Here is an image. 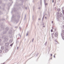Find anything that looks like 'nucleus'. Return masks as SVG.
I'll return each instance as SVG.
<instances>
[{
  "label": "nucleus",
  "instance_id": "nucleus-1",
  "mask_svg": "<svg viewBox=\"0 0 64 64\" xmlns=\"http://www.w3.org/2000/svg\"><path fill=\"white\" fill-rule=\"evenodd\" d=\"M2 38L4 39V42H7L8 40V38L6 36H3L2 37Z\"/></svg>",
  "mask_w": 64,
  "mask_h": 64
},
{
  "label": "nucleus",
  "instance_id": "nucleus-2",
  "mask_svg": "<svg viewBox=\"0 0 64 64\" xmlns=\"http://www.w3.org/2000/svg\"><path fill=\"white\" fill-rule=\"evenodd\" d=\"M58 32H56L54 34V36H56V37L58 36Z\"/></svg>",
  "mask_w": 64,
  "mask_h": 64
},
{
  "label": "nucleus",
  "instance_id": "nucleus-3",
  "mask_svg": "<svg viewBox=\"0 0 64 64\" xmlns=\"http://www.w3.org/2000/svg\"><path fill=\"white\" fill-rule=\"evenodd\" d=\"M14 19H15V18L14 19V22H16V23H18V20H14Z\"/></svg>",
  "mask_w": 64,
  "mask_h": 64
},
{
  "label": "nucleus",
  "instance_id": "nucleus-4",
  "mask_svg": "<svg viewBox=\"0 0 64 64\" xmlns=\"http://www.w3.org/2000/svg\"><path fill=\"white\" fill-rule=\"evenodd\" d=\"M8 51H9L8 49H6L5 50V53H7V52H8Z\"/></svg>",
  "mask_w": 64,
  "mask_h": 64
},
{
  "label": "nucleus",
  "instance_id": "nucleus-5",
  "mask_svg": "<svg viewBox=\"0 0 64 64\" xmlns=\"http://www.w3.org/2000/svg\"><path fill=\"white\" fill-rule=\"evenodd\" d=\"M46 1V0H44V3L45 4V6H46V5H47V3H45V1Z\"/></svg>",
  "mask_w": 64,
  "mask_h": 64
},
{
  "label": "nucleus",
  "instance_id": "nucleus-6",
  "mask_svg": "<svg viewBox=\"0 0 64 64\" xmlns=\"http://www.w3.org/2000/svg\"><path fill=\"white\" fill-rule=\"evenodd\" d=\"M8 45H9V43L8 42H7L5 46H8Z\"/></svg>",
  "mask_w": 64,
  "mask_h": 64
},
{
  "label": "nucleus",
  "instance_id": "nucleus-7",
  "mask_svg": "<svg viewBox=\"0 0 64 64\" xmlns=\"http://www.w3.org/2000/svg\"><path fill=\"white\" fill-rule=\"evenodd\" d=\"M4 47L3 46H2L1 47V50H4Z\"/></svg>",
  "mask_w": 64,
  "mask_h": 64
},
{
  "label": "nucleus",
  "instance_id": "nucleus-8",
  "mask_svg": "<svg viewBox=\"0 0 64 64\" xmlns=\"http://www.w3.org/2000/svg\"><path fill=\"white\" fill-rule=\"evenodd\" d=\"M61 36L62 37V38L63 40H64V36H62V34H61Z\"/></svg>",
  "mask_w": 64,
  "mask_h": 64
},
{
  "label": "nucleus",
  "instance_id": "nucleus-9",
  "mask_svg": "<svg viewBox=\"0 0 64 64\" xmlns=\"http://www.w3.org/2000/svg\"><path fill=\"white\" fill-rule=\"evenodd\" d=\"M5 30L6 31H8V27H6V28H5Z\"/></svg>",
  "mask_w": 64,
  "mask_h": 64
},
{
  "label": "nucleus",
  "instance_id": "nucleus-10",
  "mask_svg": "<svg viewBox=\"0 0 64 64\" xmlns=\"http://www.w3.org/2000/svg\"><path fill=\"white\" fill-rule=\"evenodd\" d=\"M9 42L10 43H12V41L11 40H10L9 41Z\"/></svg>",
  "mask_w": 64,
  "mask_h": 64
},
{
  "label": "nucleus",
  "instance_id": "nucleus-11",
  "mask_svg": "<svg viewBox=\"0 0 64 64\" xmlns=\"http://www.w3.org/2000/svg\"><path fill=\"white\" fill-rule=\"evenodd\" d=\"M12 33V30H11L10 32H9V33L10 34V33Z\"/></svg>",
  "mask_w": 64,
  "mask_h": 64
},
{
  "label": "nucleus",
  "instance_id": "nucleus-12",
  "mask_svg": "<svg viewBox=\"0 0 64 64\" xmlns=\"http://www.w3.org/2000/svg\"><path fill=\"white\" fill-rule=\"evenodd\" d=\"M47 42H46L45 44V45L46 46V45H47Z\"/></svg>",
  "mask_w": 64,
  "mask_h": 64
},
{
  "label": "nucleus",
  "instance_id": "nucleus-13",
  "mask_svg": "<svg viewBox=\"0 0 64 64\" xmlns=\"http://www.w3.org/2000/svg\"><path fill=\"white\" fill-rule=\"evenodd\" d=\"M8 7H9V6H10V3H9L8 4Z\"/></svg>",
  "mask_w": 64,
  "mask_h": 64
},
{
  "label": "nucleus",
  "instance_id": "nucleus-14",
  "mask_svg": "<svg viewBox=\"0 0 64 64\" xmlns=\"http://www.w3.org/2000/svg\"><path fill=\"white\" fill-rule=\"evenodd\" d=\"M3 33L4 34H5V33H6V32H4V31H3Z\"/></svg>",
  "mask_w": 64,
  "mask_h": 64
},
{
  "label": "nucleus",
  "instance_id": "nucleus-15",
  "mask_svg": "<svg viewBox=\"0 0 64 64\" xmlns=\"http://www.w3.org/2000/svg\"><path fill=\"white\" fill-rule=\"evenodd\" d=\"M62 12L63 14L64 15V10H62Z\"/></svg>",
  "mask_w": 64,
  "mask_h": 64
},
{
  "label": "nucleus",
  "instance_id": "nucleus-16",
  "mask_svg": "<svg viewBox=\"0 0 64 64\" xmlns=\"http://www.w3.org/2000/svg\"><path fill=\"white\" fill-rule=\"evenodd\" d=\"M2 6H5V4H2Z\"/></svg>",
  "mask_w": 64,
  "mask_h": 64
},
{
  "label": "nucleus",
  "instance_id": "nucleus-17",
  "mask_svg": "<svg viewBox=\"0 0 64 64\" xmlns=\"http://www.w3.org/2000/svg\"><path fill=\"white\" fill-rule=\"evenodd\" d=\"M13 44H12L10 45V46H12L13 45Z\"/></svg>",
  "mask_w": 64,
  "mask_h": 64
},
{
  "label": "nucleus",
  "instance_id": "nucleus-18",
  "mask_svg": "<svg viewBox=\"0 0 64 64\" xmlns=\"http://www.w3.org/2000/svg\"><path fill=\"white\" fill-rule=\"evenodd\" d=\"M19 42V41L18 40H16V43L18 44Z\"/></svg>",
  "mask_w": 64,
  "mask_h": 64
},
{
  "label": "nucleus",
  "instance_id": "nucleus-19",
  "mask_svg": "<svg viewBox=\"0 0 64 64\" xmlns=\"http://www.w3.org/2000/svg\"><path fill=\"white\" fill-rule=\"evenodd\" d=\"M58 44V42H57V41H56L55 42V44Z\"/></svg>",
  "mask_w": 64,
  "mask_h": 64
},
{
  "label": "nucleus",
  "instance_id": "nucleus-20",
  "mask_svg": "<svg viewBox=\"0 0 64 64\" xmlns=\"http://www.w3.org/2000/svg\"><path fill=\"white\" fill-rule=\"evenodd\" d=\"M28 32H27L26 34V36H28Z\"/></svg>",
  "mask_w": 64,
  "mask_h": 64
},
{
  "label": "nucleus",
  "instance_id": "nucleus-21",
  "mask_svg": "<svg viewBox=\"0 0 64 64\" xmlns=\"http://www.w3.org/2000/svg\"><path fill=\"white\" fill-rule=\"evenodd\" d=\"M58 11H60V9H58Z\"/></svg>",
  "mask_w": 64,
  "mask_h": 64
},
{
  "label": "nucleus",
  "instance_id": "nucleus-22",
  "mask_svg": "<svg viewBox=\"0 0 64 64\" xmlns=\"http://www.w3.org/2000/svg\"><path fill=\"white\" fill-rule=\"evenodd\" d=\"M2 52V50H0V53H1V52Z\"/></svg>",
  "mask_w": 64,
  "mask_h": 64
},
{
  "label": "nucleus",
  "instance_id": "nucleus-23",
  "mask_svg": "<svg viewBox=\"0 0 64 64\" xmlns=\"http://www.w3.org/2000/svg\"><path fill=\"white\" fill-rule=\"evenodd\" d=\"M62 33H64V30L62 31Z\"/></svg>",
  "mask_w": 64,
  "mask_h": 64
},
{
  "label": "nucleus",
  "instance_id": "nucleus-24",
  "mask_svg": "<svg viewBox=\"0 0 64 64\" xmlns=\"http://www.w3.org/2000/svg\"><path fill=\"white\" fill-rule=\"evenodd\" d=\"M40 4L41 5V4H42V2H41V0H40Z\"/></svg>",
  "mask_w": 64,
  "mask_h": 64
},
{
  "label": "nucleus",
  "instance_id": "nucleus-25",
  "mask_svg": "<svg viewBox=\"0 0 64 64\" xmlns=\"http://www.w3.org/2000/svg\"><path fill=\"white\" fill-rule=\"evenodd\" d=\"M44 17H45V14H44L42 18H44Z\"/></svg>",
  "mask_w": 64,
  "mask_h": 64
},
{
  "label": "nucleus",
  "instance_id": "nucleus-26",
  "mask_svg": "<svg viewBox=\"0 0 64 64\" xmlns=\"http://www.w3.org/2000/svg\"><path fill=\"white\" fill-rule=\"evenodd\" d=\"M18 28V26H16L15 27V28Z\"/></svg>",
  "mask_w": 64,
  "mask_h": 64
},
{
  "label": "nucleus",
  "instance_id": "nucleus-27",
  "mask_svg": "<svg viewBox=\"0 0 64 64\" xmlns=\"http://www.w3.org/2000/svg\"><path fill=\"white\" fill-rule=\"evenodd\" d=\"M51 32H53V30H51Z\"/></svg>",
  "mask_w": 64,
  "mask_h": 64
},
{
  "label": "nucleus",
  "instance_id": "nucleus-28",
  "mask_svg": "<svg viewBox=\"0 0 64 64\" xmlns=\"http://www.w3.org/2000/svg\"><path fill=\"white\" fill-rule=\"evenodd\" d=\"M2 3V2L0 1V4H1Z\"/></svg>",
  "mask_w": 64,
  "mask_h": 64
},
{
  "label": "nucleus",
  "instance_id": "nucleus-29",
  "mask_svg": "<svg viewBox=\"0 0 64 64\" xmlns=\"http://www.w3.org/2000/svg\"><path fill=\"white\" fill-rule=\"evenodd\" d=\"M52 30H53V29H54L53 27H52Z\"/></svg>",
  "mask_w": 64,
  "mask_h": 64
},
{
  "label": "nucleus",
  "instance_id": "nucleus-30",
  "mask_svg": "<svg viewBox=\"0 0 64 64\" xmlns=\"http://www.w3.org/2000/svg\"><path fill=\"white\" fill-rule=\"evenodd\" d=\"M50 55L51 56V57H52V54H50Z\"/></svg>",
  "mask_w": 64,
  "mask_h": 64
},
{
  "label": "nucleus",
  "instance_id": "nucleus-31",
  "mask_svg": "<svg viewBox=\"0 0 64 64\" xmlns=\"http://www.w3.org/2000/svg\"><path fill=\"white\" fill-rule=\"evenodd\" d=\"M52 3H54V0H52Z\"/></svg>",
  "mask_w": 64,
  "mask_h": 64
},
{
  "label": "nucleus",
  "instance_id": "nucleus-32",
  "mask_svg": "<svg viewBox=\"0 0 64 64\" xmlns=\"http://www.w3.org/2000/svg\"><path fill=\"white\" fill-rule=\"evenodd\" d=\"M18 46L17 47V50H18Z\"/></svg>",
  "mask_w": 64,
  "mask_h": 64
},
{
  "label": "nucleus",
  "instance_id": "nucleus-33",
  "mask_svg": "<svg viewBox=\"0 0 64 64\" xmlns=\"http://www.w3.org/2000/svg\"><path fill=\"white\" fill-rule=\"evenodd\" d=\"M52 38L53 39V36H52Z\"/></svg>",
  "mask_w": 64,
  "mask_h": 64
},
{
  "label": "nucleus",
  "instance_id": "nucleus-34",
  "mask_svg": "<svg viewBox=\"0 0 64 64\" xmlns=\"http://www.w3.org/2000/svg\"><path fill=\"white\" fill-rule=\"evenodd\" d=\"M43 19H44V18H42V21H43Z\"/></svg>",
  "mask_w": 64,
  "mask_h": 64
},
{
  "label": "nucleus",
  "instance_id": "nucleus-35",
  "mask_svg": "<svg viewBox=\"0 0 64 64\" xmlns=\"http://www.w3.org/2000/svg\"><path fill=\"white\" fill-rule=\"evenodd\" d=\"M52 24L53 23V21H52Z\"/></svg>",
  "mask_w": 64,
  "mask_h": 64
},
{
  "label": "nucleus",
  "instance_id": "nucleus-36",
  "mask_svg": "<svg viewBox=\"0 0 64 64\" xmlns=\"http://www.w3.org/2000/svg\"><path fill=\"white\" fill-rule=\"evenodd\" d=\"M25 18H26V14H25Z\"/></svg>",
  "mask_w": 64,
  "mask_h": 64
},
{
  "label": "nucleus",
  "instance_id": "nucleus-37",
  "mask_svg": "<svg viewBox=\"0 0 64 64\" xmlns=\"http://www.w3.org/2000/svg\"><path fill=\"white\" fill-rule=\"evenodd\" d=\"M32 41H33V40H34V38H32Z\"/></svg>",
  "mask_w": 64,
  "mask_h": 64
},
{
  "label": "nucleus",
  "instance_id": "nucleus-38",
  "mask_svg": "<svg viewBox=\"0 0 64 64\" xmlns=\"http://www.w3.org/2000/svg\"><path fill=\"white\" fill-rule=\"evenodd\" d=\"M54 58H55V56L54 55Z\"/></svg>",
  "mask_w": 64,
  "mask_h": 64
},
{
  "label": "nucleus",
  "instance_id": "nucleus-39",
  "mask_svg": "<svg viewBox=\"0 0 64 64\" xmlns=\"http://www.w3.org/2000/svg\"><path fill=\"white\" fill-rule=\"evenodd\" d=\"M44 23H43V24H42V25H44Z\"/></svg>",
  "mask_w": 64,
  "mask_h": 64
},
{
  "label": "nucleus",
  "instance_id": "nucleus-40",
  "mask_svg": "<svg viewBox=\"0 0 64 64\" xmlns=\"http://www.w3.org/2000/svg\"><path fill=\"white\" fill-rule=\"evenodd\" d=\"M1 42V40L0 39V42Z\"/></svg>",
  "mask_w": 64,
  "mask_h": 64
},
{
  "label": "nucleus",
  "instance_id": "nucleus-41",
  "mask_svg": "<svg viewBox=\"0 0 64 64\" xmlns=\"http://www.w3.org/2000/svg\"><path fill=\"white\" fill-rule=\"evenodd\" d=\"M40 20V18H38V20Z\"/></svg>",
  "mask_w": 64,
  "mask_h": 64
},
{
  "label": "nucleus",
  "instance_id": "nucleus-42",
  "mask_svg": "<svg viewBox=\"0 0 64 64\" xmlns=\"http://www.w3.org/2000/svg\"><path fill=\"white\" fill-rule=\"evenodd\" d=\"M38 9H40V7H39L38 8Z\"/></svg>",
  "mask_w": 64,
  "mask_h": 64
},
{
  "label": "nucleus",
  "instance_id": "nucleus-43",
  "mask_svg": "<svg viewBox=\"0 0 64 64\" xmlns=\"http://www.w3.org/2000/svg\"><path fill=\"white\" fill-rule=\"evenodd\" d=\"M45 19H46V17H45Z\"/></svg>",
  "mask_w": 64,
  "mask_h": 64
},
{
  "label": "nucleus",
  "instance_id": "nucleus-44",
  "mask_svg": "<svg viewBox=\"0 0 64 64\" xmlns=\"http://www.w3.org/2000/svg\"><path fill=\"white\" fill-rule=\"evenodd\" d=\"M1 7L0 6V9H1Z\"/></svg>",
  "mask_w": 64,
  "mask_h": 64
},
{
  "label": "nucleus",
  "instance_id": "nucleus-45",
  "mask_svg": "<svg viewBox=\"0 0 64 64\" xmlns=\"http://www.w3.org/2000/svg\"><path fill=\"white\" fill-rule=\"evenodd\" d=\"M57 13L58 14H59V12H57Z\"/></svg>",
  "mask_w": 64,
  "mask_h": 64
},
{
  "label": "nucleus",
  "instance_id": "nucleus-46",
  "mask_svg": "<svg viewBox=\"0 0 64 64\" xmlns=\"http://www.w3.org/2000/svg\"><path fill=\"white\" fill-rule=\"evenodd\" d=\"M25 9H27V8H26Z\"/></svg>",
  "mask_w": 64,
  "mask_h": 64
},
{
  "label": "nucleus",
  "instance_id": "nucleus-47",
  "mask_svg": "<svg viewBox=\"0 0 64 64\" xmlns=\"http://www.w3.org/2000/svg\"><path fill=\"white\" fill-rule=\"evenodd\" d=\"M43 27H45V26H43Z\"/></svg>",
  "mask_w": 64,
  "mask_h": 64
},
{
  "label": "nucleus",
  "instance_id": "nucleus-48",
  "mask_svg": "<svg viewBox=\"0 0 64 64\" xmlns=\"http://www.w3.org/2000/svg\"><path fill=\"white\" fill-rule=\"evenodd\" d=\"M63 27L64 28V25L63 26Z\"/></svg>",
  "mask_w": 64,
  "mask_h": 64
},
{
  "label": "nucleus",
  "instance_id": "nucleus-49",
  "mask_svg": "<svg viewBox=\"0 0 64 64\" xmlns=\"http://www.w3.org/2000/svg\"><path fill=\"white\" fill-rule=\"evenodd\" d=\"M19 28L20 29H21V27H20V28Z\"/></svg>",
  "mask_w": 64,
  "mask_h": 64
},
{
  "label": "nucleus",
  "instance_id": "nucleus-50",
  "mask_svg": "<svg viewBox=\"0 0 64 64\" xmlns=\"http://www.w3.org/2000/svg\"><path fill=\"white\" fill-rule=\"evenodd\" d=\"M9 1H12V0H9Z\"/></svg>",
  "mask_w": 64,
  "mask_h": 64
},
{
  "label": "nucleus",
  "instance_id": "nucleus-51",
  "mask_svg": "<svg viewBox=\"0 0 64 64\" xmlns=\"http://www.w3.org/2000/svg\"><path fill=\"white\" fill-rule=\"evenodd\" d=\"M55 55H56V54H54V55L55 56Z\"/></svg>",
  "mask_w": 64,
  "mask_h": 64
},
{
  "label": "nucleus",
  "instance_id": "nucleus-52",
  "mask_svg": "<svg viewBox=\"0 0 64 64\" xmlns=\"http://www.w3.org/2000/svg\"><path fill=\"white\" fill-rule=\"evenodd\" d=\"M51 59H52V58H51Z\"/></svg>",
  "mask_w": 64,
  "mask_h": 64
},
{
  "label": "nucleus",
  "instance_id": "nucleus-53",
  "mask_svg": "<svg viewBox=\"0 0 64 64\" xmlns=\"http://www.w3.org/2000/svg\"><path fill=\"white\" fill-rule=\"evenodd\" d=\"M57 19H58V18H57Z\"/></svg>",
  "mask_w": 64,
  "mask_h": 64
},
{
  "label": "nucleus",
  "instance_id": "nucleus-54",
  "mask_svg": "<svg viewBox=\"0 0 64 64\" xmlns=\"http://www.w3.org/2000/svg\"><path fill=\"white\" fill-rule=\"evenodd\" d=\"M33 40H32V42H33Z\"/></svg>",
  "mask_w": 64,
  "mask_h": 64
},
{
  "label": "nucleus",
  "instance_id": "nucleus-55",
  "mask_svg": "<svg viewBox=\"0 0 64 64\" xmlns=\"http://www.w3.org/2000/svg\"><path fill=\"white\" fill-rule=\"evenodd\" d=\"M1 11H0V13H1Z\"/></svg>",
  "mask_w": 64,
  "mask_h": 64
},
{
  "label": "nucleus",
  "instance_id": "nucleus-56",
  "mask_svg": "<svg viewBox=\"0 0 64 64\" xmlns=\"http://www.w3.org/2000/svg\"><path fill=\"white\" fill-rule=\"evenodd\" d=\"M11 19H13V18H11Z\"/></svg>",
  "mask_w": 64,
  "mask_h": 64
},
{
  "label": "nucleus",
  "instance_id": "nucleus-57",
  "mask_svg": "<svg viewBox=\"0 0 64 64\" xmlns=\"http://www.w3.org/2000/svg\"><path fill=\"white\" fill-rule=\"evenodd\" d=\"M12 18H13V16H12Z\"/></svg>",
  "mask_w": 64,
  "mask_h": 64
},
{
  "label": "nucleus",
  "instance_id": "nucleus-58",
  "mask_svg": "<svg viewBox=\"0 0 64 64\" xmlns=\"http://www.w3.org/2000/svg\"><path fill=\"white\" fill-rule=\"evenodd\" d=\"M21 37V36H20V37Z\"/></svg>",
  "mask_w": 64,
  "mask_h": 64
},
{
  "label": "nucleus",
  "instance_id": "nucleus-59",
  "mask_svg": "<svg viewBox=\"0 0 64 64\" xmlns=\"http://www.w3.org/2000/svg\"><path fill=\"white\" fill-rule=\"evenodd\" d=\"M60 1V0H59Z\"/></svg>",
  "mask_w": 64,
  "mask_h": 64
},
{
  "label": "nucleus",
  "instance_id": "nucleus-60",
  "mask_svg": "<svg viewBox=\"0 0 64 64\" xmlns=\"http://www.w3.org/2000/svg\"><path fill=\"white\" fill-rule=\"evenodd\" d=\"M32 18H33V17H32Z\"/></svg>",
  "mask_w": 64,
  "mask_h": 64
}]
</instances>
